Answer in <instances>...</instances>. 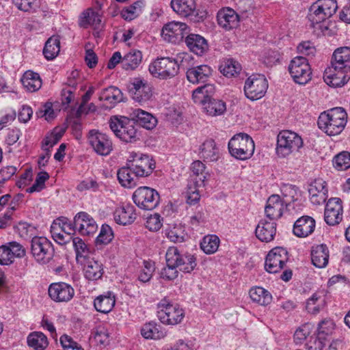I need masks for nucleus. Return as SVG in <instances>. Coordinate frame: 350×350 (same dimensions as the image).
<instances>
[{
	"label": "nucleus",
	"mask_w": 350,
	"mask_h": 350,
	"mask_svg": "<svg viewBox=\"0 0 350 350\" xmlns=\"http://www.w3.org/2000/svg\"><path fill=\"white\" fill-rule=\"evenodd\" d=\"M100 22L101 18L99 14L93 9L90 8L81 14L79 20V25L83 28H87L90 25L96 27L100 25Z\"/></svg>",
	"instance_id": "obj_44"
},
{
	"label": "nucleus",
	"mask_w": 350,
	"mask_h": 350,
	"mask_svg": "<svg viewBox=\"0 0 350 350\" xmlns=\"http://www.w3.org/2000/svg\"><path fill=\"white\" fill-rule=\"evenodd\" d=\"M109 127L117 137L126 143H134L139 139L141 133L139 125L126 117L111 118Z\"/></svg>",
	"instance_id": "obj_5"
},
{
	"label": "nucleus",
	"mask_w": 350,
	"mask_h": 350,
	"mask_svg": "<svg viewBox=\"0 0 350 350\" xmlns=\"http://www.w3.org/2000/svg\"><path fill=\"white\" fill-rule=\"evenodd\" d=\"M308 192L310 202L319 205L324 203L327 198V183L322 178L315 179L309 186Z\"/></svg>",
	"instance_id": "obj_25"
},
{
	"label": "nucleus",
	"mask_w": 350,
	"mask_h": 350,
	"mask_svg": "<svg viewBox=\"0 0 350 350\" xmlns=\"http://www.w3.org/2000/svg\"><path fill=\"white\" fill-rule=\"evenodd\" d=\"M31 252L38 262L44 265L53 258L54 248L46 237H34L31 241Z\"/></svg>",
	"instance_id": "obj_13"
},
{
	"label": "nucleus",
	"mask_w": 350,
	"mask_h": 350,
	"mask_svg": "<svg viewBox=\"0 0 350 350\" xmlns=\"http://www.w3.org/2000/svg\"><path fill=\"white\" fill-rule=\"evenodd\" d=\"M321 297L319 295L318 293H314L306 302V309L308 312L312 313H317L319 312L321 309V306L322 304H319L318 302L323 303L324 301L323 299L321 300Z\"/></svg>",
	"instance_id": "obj_59"
},
{
	"label": "nucleus",
	"mask_w": 350,
	"mask_h": 350,
	"mask_svg": "<svg viewBox=\"0 0 350 350\" xmlns=\"http://www.w3.org/2000/svg\"><path fill=\"white\" fill-rule=\"evenodd\" d=\"M347 122V114L342 107L332 108L322 112L318 119V126L328 135H336L344 129Z\"/></svg>",
	"instance_id": "obj_2"
},
{
	"label": "nucleus",
	"mask_w": 350,
	"mask_h": 350,
	"mask_svg": "<svg viewBox=\"0 0 350 350\" xmlns=\"http://www.w3.org/2000/svg\"><path fill=\"white\" fill-rule=\"evenodd\" d=\"M228 147L230 155L239 160L250 159L253 155L255 149L252 138L243 133L234 135L230 139Z\"/></svg>",
	"instance_id": "obj_8"
},
{
	"label": "nucleus",
	"mask_w": 350,
	"mask_h": 350,
	"mask_svg": "<svg viewBox=\"0 0 350 350\" xmlns=\"http://www.w3.org/2000/svg\"><path fill=\"white\" fill-rule=\"evenodd\" d=\"M75 227L83 236L94 234L98 229V225L94 219L86 212L83 211L75 216Z\"/></svg>",
	"instance_id": "obj_22"
},
{
	"label": "nucleus",
	"mask_w": 350,
	"mask_h": 350,
	"mask_svg": "<svg viewBox=\"0 0 350 350\" xmlns=\"http://www.w3.org/2000/svg\"><path fill=\"white\" fill-rule=\"evenodd\" d=\"M59 340L64 350H83L80 345L66 334L62 335Z\"/></svg>",
	"instance_id": "obj_62"
},
{
	"label": "nucleus",
	"mask_w": 350,
	"mask_h": 350,
	"mask_svg": "<svg viewBox=\"0 0 350 350\" xmlns=\"http://www.w3.org/2000/svg\"><path fill=\"white\" fill-rule=\"evenodd\" d=\"M188 31L189 27L185 23L172 21L163 26L161 36L169 42H176L182 40Z\"/></svg>",
	"instance_id": "obj_20"
},
{
	"label": "nucleus",
	"mask_w": 350,
	"mask_h": 350,
	"mask_svg": "<svg viewBox=\"0 0 350 350\" xmlns=\"http://www.w3.org/2000/svg\"><path fill=\"white\" fill-rule=\"evenodd\" d=\"M199 155L204 161L211 162L217 161L219 158V150L213 139L206 140L200 146Z\"/></svg>",
	"instance_id": "obj_37"
},
{
	"label": "nucleus",
	"mask_w": 350,
	"mask_h": 350,
	"mask_svg": "<svg viewBox=\"0 0 350 350\" xmlns=\"http://www.w3.org/2000/svg\"><path fill=\"white\" fill-rule=\"evenodd\" d=\"M219 239L215 234L205 236L200 242V248L206 254L215 253L219 245Z\"/></svg>",
	"instance_id": "obj_49"
},
{
	"label": "nucleus",
	"mask_w": 350,
	"mask_h": 350,
	"mask_svg": "<svg viewBox=\"0 0 350 350\" xmlns=\"http://www.w3.org/2000/svg\"><path fill=\"white\" fill-rule=\"evenodd\" d=\"M276 228L275 221L261 219L255 230L256 237L262 242H271L276 234Z\"/></svg>",
	"instance_id": "obj_27"
},
{
	"label": "nucleus",
	"mask_w": 350,
	"mask_h": 350,
	"mask_svg": "<svg viewBox=\"0 0 350 350\" xmlns=\"http://www.w3.org/2000/svg\"><path fill=\"white\" fill-rule=\"evenodd\" d=\"M157 308V317L165 325L179 324L185 317L184 310L178 304L172 303L166 298L160 301Z\"/></svg>",
	"instance_id": "obj_9"
},
{
	"label": "nucleus",
	"mask_w": 350,
	"mask_h": 350,
	"mask_svg": "<svg viewBox=\"0 0 350 350\" xmlns=\"http://www.w3.org/2000/svg\"><path fill=\"white\" fill-rule=\"evenodd\" d=\"M27 340L29 347L34 350H44L49 345L47 337L41 332L30 333Z\"/></svg>",
	"instance_id": "obj_42"
},
{
	"label": "nucleus",
	"mask_w": 350,
	"mask_h": 350,
	"mask_svg": "<svg viewBox=\"0 0 350 350\" xmlns=\"http://www.w3.org/2000/svg\"><path fill=\"white\" fill-rule=\"evenodd\" d=\"M49 176L46 172H39L36 176L35 183L31 187L27 189V192L33 193L36 191H40L44 187V183L48 180Z\"/></svg>",
	"instance_id": "obj_57"
},
{
	"label": "nucleus",
	"mask_w": 350,
	"mask_h": 350,
	"mask_svg": "<svg viewBox=\"0 0 350 350\" xmlns=\"http://www.w3.org/2000/svg\"><path fill=\"white\" fill-rule=\"evenodd\" d=\"M25 254L23 247L17 242H10L0 246V265H9L15 258H21Z\"/></svg>",
	"instance_id": "obj_21"
},
{
	"label": "nucleus",
	"mask_w": 350,
	"mask_h": 350,
	"mask_svg": "<svg viewBox=\"0 0 350 350\" xmlns=\"http://www.w3.org/2000/svg\"><path fill=\"white\" fill-rule=\"evenodd\" d=\"M166 267L161 272V277L165 280H173L178 277V267L176 265L170 263L167 254H165Z\"/></svg>",
	"instance_id": "obj_54"
},
{
	"label": "nucleus",
	"mask_w": 350,
	"mask_h": 350,
	"mask_svg": "<svg viewBox=\"0 0 350 350\" xmlns=\"http://www.w3.org/2000/svg\"><path fill=\"white\" fill-rule=\"evenodd\" d=\"M170 5L172 10L182 16L198 15L195 0H172Z\"/></svg>",
	"instance_id": "obj_30"
},
{
	"label": "nucleus",
	"mask_w": 350,
	"mask_h": 350,
	"mask_svg": "<svg viewBox=\"0 0 350 350\" xmlns=\"http://www.w3.org/2000/svg\"><path fill=\"white\" fill-rule=\"evenodd\" d=\"M185 42L189 49L198 55H202L208 49L206 40L199 34H189Z\"/></svg>",
	"instance_id": "obj_33"
},
{
	"label": "nucleus",
	"mask_w": 350,
	"mask_h": 350,
	"mask_svg": "<svg viewBox=\"0 0 350 350\" xmlns=\"http://www.w3.org/2000/svg\"><path fill=\"white\" fill-rule=\"evenodd\" d=\"M114 220L118 224L126 226L132 224L136 219L135 208L131 204L118 207L114 213Z\"/></svg>",
	"instance_id": "obj_32"
},
{
	"label": "nucleus",
	"mask_w": 350,
	"mask_h": 350,
	"mask_svg": "<svg viewBox=\"0 0 350 350\" xmlns=\"http://www.w3.org/2000/svg\"><path fill=\"white\" fill-rule=\"evenodd\" d=\"M334 165L338 170H345L350 167V153L342 152L334 158Z\"/></svg>",
	"instance_id": "obj_55"
},
{
	"label": "nucleus",
	"mask_w": 350,
	"mask_h": 350,
	"mask_svg": "<svg viewBox=\"0 0 350 350\" xmlns=\"http://www.w3.org/2000/svg\"><path fill=\"white\" fill-rule=\"evenodd\" d=\"M205 165L200 161H193L191 165L192 175L191 176V181L196 187H203L205 185V180L209 176L205 172Z\"/></svg>",
	"instance_id": "obj_35"
},
{
	"label": "nucleus",
	"mask_w": 350,
	"mask_h": 350,
	"mask_svg": "<svg viewBox=\"0 0 350 350\" xmlns=\"http://www.w3.org/2000/svg\"><path fill=\"white\" fill-rule=\"evenodd\" d=\"M288 259V252L281 247L272 249L267 255L265 268L270 273L280 272Z\"/></svg>",
	"instance_id": "obj_17"
},
{
	"label": "nucleus",
	"mask_w": 350,
	"mask_h": 350,
	"mask_svg": "<svg viewBox=\"0 0 350 350\" xmlns=\"http://www.w3.org/2000/svg\"><path fill=\"white\" fill-rule=\"evenodd\" d=\"M133 114L136 122L148 130L154 129L157 124V119L152 114L142 109H135Z\"/></svg>",
	"instance_id": "obj_40"
},
{
	"label": "nucleus",
	"mask_w": 350,
	"mask_h": 350,
	"mask_svg": "<svg viewBox=\"0 0 350 350\" xmlns=\"http://www.w3.org/2000/svg\"><path fill=\"white\" fill-rule=\"evenodd\" d=\"M23 87L29 92H35L42 87V79L40 75L31 70L26 71L22 78Z\"/></svg>",
	"instance_id": "obj_38"
},
{
	"label": "nucleus",
	"mask_w": 350,
	"mask_h": 350,
	"mask_svg": "<svg viewBox=\"0 0 350 350\" xmlns=\"http://www.w3.org/2000/svg\"><path fill=\"white\" fill-rule=\"evenodd\" d=\"M144 6L143 1H137L132 5L124 8L120 12L121 16L126 21H132L142 12Z\"/></svg>",
	"instance_id": "obj_47"
},
{
	"label": "nucleus",
	"mask_w": 350,
	"mask_h": 350,
	"mask_svg": "<svg viewBox=\"0 0 350 350\" xmlns=\"http://www.w3.org/2000/svg\"><path fill=\"white\" fill-rule=\"evenodd\" d=\"M72 244L76 253V260L79 263H83L89 258L90 250L88 245L79 237L72 239Z\"/></svg>",
	"instance_id": "obj_46"
},
{
	"label": "nucleus",
	"mask_w": 350,
	"mask_h": 350,
	"mask_svg": "<svg viewBox=\"0 0 350 350\" xmlns=\"http://www.w3.org/2000/svg\"><path fill=\"white\" fill-rule=\"evenodd\" d=\"M132 199L139 208L152 211L159 205L160 196L156 189L144 186L138 187L134 191Z\"/></svg>",
	"instance_id": "obj_11"
},
{
	"label": "nucleus",
	"mask_w": 350,
	"mask_h": 350,
	"mask_svg": "<svg viewBox=\"0 0 350 350\" xmlns=\"http://www.w3.org/2000/svg\"><path fill=\"white\" fill-rule=\"evenodd\" d=\"M117 176L119 183L124 187L131 189L137 185V176H135L129 165L119 169Z\"/></svg>",
	"instance_id": "obj_39"
},
{
	"label": "nucleus",
	"mask_w": 350,
	"mask_h": 350,
	"mask_svg": "<svg viewBox=\"0 0 350 350\" xmlns=\"http://www.w3.org/2000/svg\"><path fill=\"white\" fill-rule=\"evenodd\" d=\"M144 267L140 271L138 279L142 282H147L151 279L152 276L153 272L154 271V267L151 262L148 261H144Z\"/></svg>",
	"instance_id": "obj_60"
},
{
	"label": "nucleus",
	"mask_w": 350,
	"mask_h": 350,
	"mask_svg": "<svg viewBox=\"0 0 350 350\" xmlns=\"http://www.w3.org/2000/svg\"><path fill=\"white\" fill-rule=\"evenodd\" d=\"M60 50V41L57 37L49 38L43 49V54L48 60H52L59 54Z\"/></svg>",
	"instance_id": "obj_45"
},
{
	"label": "nucleus",
	"mask_w": 350,
	"mask_h": 350,
	"mask_svg": "<svg viewBox=\"0 0 350 350\" xmlns=\"http://www.w3.org/2000/svg\"><path fill=\"white\" fill-rule=\"evenodd\" d=\"M127 164L132 168L135 176L150 175L155 168V161L148 155L137 152H130Z\"/></svg>",
	"instance_id": "obj_12"
},
{
	"label": "nucleus",
	"mask_w": 350,
	"mask_h": 350,
	"mask_svg": "<svg viewBox=\"0 0 350 350\" xmlns=\"http://www.w3.org/2000/svg\"><path fill=\"white\" fill-rule=\"evenodd\" d=\"M88 142L94 150L100 155L106 156L112 150V142L109 137L98 130H90Z\"/></svg>",
	"instance_id": "obj_18"
},
{
	"label": "nucleus",
	"mask_w": 350,
	"mask_h": 350,
	"mask_svg": "<svg viewBox=\"0 0 350 350\" xmlns=\"http://www.w3.org/2000/svg\"><path fill=\"white\" fill-rule=\"evenodd\" d=\"M129 92L133 99L138 103L146 102L152 96L151 88L139 78L134 79L129 88Z\"/></svg>",
	"instance_id": "obj_24"
},
{
	"label": "nucleus",
	"mask_w": 350,
	"mask_h": 350,
	"mask_svg": "<svg viewBox=\"0 0 350 350\" xmlns=\"http://www.w3.org/2000/svg\"><path fill=\"white\" fill-rule=\"evenodd\" d=\"M324 81L329 86L344 85L350 79V47L336 49L332 55L331 64L323 75Z\"/></svg>",
	"instance_id": "obj_1"
},
{
	"label": "nucleus",
	"mask_w": 350,
	"mask_h": 350,
	"mask_svg": "<svg viewBox=\"0 0 350 350\" xmlns=\"http://www.w3.org/2000/svg\"><path fill=\"white\" fill-rule=\"evenodd\" d=\"M162 226L160 215L154 214L149 217L146 221V227L151 231H157Z\"/></svg>",
	"instance_id": "obj_64"
},
{
	"label": "nucleus",
	"mask_w": 350,
	"mask_h": 350,
	"mask_svg": "<svg viewBox=\"0 0 350 350\" xmlns=\"http://www.w3.org/2000/svg\"><path fill=\"white\" fill-rule=\"evenodd\" d=\"M214 91L211 84H205L193 90L192 98L196 103L202 104L206 113L211 116L223 115L226 110V103L217 99L211 98L208 94Z\"/></svg>",
	"instance_id": "obj_3"
},
{
	"label": "nucleus",
	"mask_w": 350,
	"mask_h": 350,
	"mask_svg": "<svg viewBox=\"0 0 350 350\" xmlns=\"http://www.w3.org/2000/svg\"><path fill=\"white\" fill-rule=\"evenodd\" d=\"M85 278L90 281L100 279L104 273L103 264L94 258H88L83 263Z\"/></svg>",
	"instance_id": "obj_31"
},
{
	"label": "nucleus",
	"mask_w": 350,
	"mask_h": 350,
	"mask_svg": "<svg viewBox=\"0 0 350 350\" xmlns=\"http://www.w3.org/2000/svg\"><path fill=\"white\" fill-rule=\"evenodd\" d=\"M116 304L115 295L109 291L105 294L98 296L94 301L95 309L101 313H109Z\"/></svg>",
	"instance_id": "obj_36"
},
{
	"label": "nucleus",
	"mask_w": 350,
	"mask_h": 350,
	"mask_svg": "<svg viewBox=\"0 0 350 350\" xmlns=\"http://www.w3.org/2000/svg\"><path fill=\"white\" fill-rule=\"evenodd\" d=\"M219 70L224 76L229 77L239 74L241 70V66L238 62L228 59L220 65Z\"/></svg>",
	"instance_id": "obj_51"
},
{
	"label": "nucleus",
	"mask_w": 350,
	"mask_h": 350,
	"mask_svg": "<svg viewBox=\"0 0 350 350\" xmlns=\"http://www.w3.org/2000/svg\"><path fill=\"white\" fill-rule=\"evenodd\" d=\"M99 99L105 100L109 103H116L122 101V93L121 90L114 86H109L102 90L100 94Z\"/></svg>",
	"instance_id": "obj_48"
},
{
	"label": "nucleus",
	"mask_w": 350,
	"mask_h": 350,
	"mask_svg": "<svg viewBox=\"0 0 350 350\" xmlns=\"http://www.w3.org/2000/svg\"><path fill=\"white\" fill-rule=\"evenodd\" d=\"M142 60V54L141 51L132 50L124 56L121 64L123 69L133 70L139 66Z\"/></svg>",
	"instance_id": "obj_41"
},
{
	"label": "nucleus",
	"mask_w": 350,
	"mask_h": 350,
	"mask_svg": "<svg viewBox=\"0 0 350 350\" xmlns=\"http://www.w3.org/2000/svg\"><path fill=\"white\" fill-rule=\"evenodd\" d=\"M99 188V183L93 179H85L80 182L77 189L79 191H96Z\"/></svg>",
	"instance_id": "obj_63"
},
{
	"label": "nucleus",
	"mask_w": 350,
	"mask_h": 350,
	"mask_svg": "<svg viewBox=\"0 0 350 350\" xmlns=\"http://www.w3.org/2000/svg\"><path fill=\"white\" fill-rule=\"evenodd\" d=\"M335 327V324L331 319H325L321 321L317 327L318 334L323 337L331 334Z\"/></svg>",
	"instance_id": "obj_58"
},
{
	"label": "nucleus",
	"mask_w": 350,
	"mask_h": 350,
	"mask_svg": "<svg viewBox=\"0 0 350 350\" xmlns=\"http://www.w3.org/2000/svg\"><path fill=\"white\" fill-rule=\"evenodd\" d=\"M282 194L283 198L278 195H272L268 198L265 213L266 217L269 220L275 221L282 216L284 209L295 200L296 190L294 187L290 185L282 189Z\"/></svg>",
	"instance_id": "obj_4"
},
{
	"label": "nucleus",
	"mask_w": 350,
	"mask_h": 350,
	"mask_svg": "<svg viewBox=\"0 0 350 350\" xmlns=\"http://www.w3.org/2000/svg\"><path fill=\"white\" fill-rule=\"evenodd\" d=\"M341 202V200L338 198H332L327 201L324 212V219L328 225H336L342 220V206Z\"/></svg>",
	"instance_id": "obj_23"
},
{
	"label": "nucleus",
	"mask_w": 350,
	"mask_h": 350,
	"mask_svg": "<svg viewBox=\"0 0 350 350\" xmlns=\"http://www.w3.org/2000/svg\"><path fill=\"white\" fill-rule=\"evenodd\" d=\"M315 229V220L310 216H302L293 225V233L298 237H306Z\"/></svg>",
	"instance_id": "obj_29"
},
{
	"label": "nucleus",
	"mask_w": 350,
	"mask_h": 350,
	"mask_svg": "<svg viewBox=\"0 0 350 350\" xmlns=\"http://www.w3.org/2000/svg\"><path fill=\"white\" fill-rule=\"evenodd\" d=\"M183 58L182 55H178L176 59L169 57L157 58L149 65V72L153 77L161 80L170 79L178 74V62Z\"/></svg>",
	"instance_id": "obj_7"
},
{
	"label": "nucleus",
	"mask_w": 350,
	"mask_h": 350,
	"mask_svg": "<svg viewBox=\"0 0 350 350\" xmlns=\"http://www.w3.org/2000/svg\"><path fill=\"white\" fill-rule=\"evenodd\" d=\"M167 237L174 243H182L185 240V232L178 226H174L166 230Z\"/></svg>",
	"instance_id": "obj_56"
},
{
	"label": "nucleus",
	"mask_w": 350,
	"mask_h": 350,
	"mask_svg": "<svg viewBox=\"0 0 350 350\" xmlns=\"http://www.w3.org/2000/svg\"><path fill=\"white\" fill-rule=\"evenodd\" d=\"M311 260L316 267H325L329 262V250L326 245L321 244L312 247Z\"/></svg>",
	"instance_id": "obj_34"
},
{
	"label": "nucleus",
	"mask_w": 350,
	"mask_h": 350,
	"mask_svg": "<svg viewBox=\"0 0 350 350\" xmlns=\"http://www.w3.org/2000/svg\"><path fill=\"white\" fill-rule=\"evenodd\" d=\"M268 88V82L263 75H251L245 82L244 92L246 97L251 100L261 98Z\"/></svg>",
	"instance_id": "obj_14"
},
{
	"label": "nucleus",
	"mask_w": 350,
	"mask_h": 350,
	"mask_svg": "<svg viewBox=\"0 0 350 350\" xmlns=\"http://www.w3.org/2000/svg\"><path fill=\"white\" fill-rule=\"evenodd\" d=\"M289 72L295 83L305 85L311 79V68L306 58L298 56L288 66Z\"/></svg>",
	"instance_id": "obj_15"
},
{
	"label": "nucleus",
	"mask_w": 350,
	"mask_h": 350,
	"mask_svg": "<svg viewBox=\"0 0 350 350\" xmlns=\"http://www.w3.org/2000/svg\"><path fill=\"white\" fill-rule=\"evenodd\" d=\"M113 237L111 227L108 224H103L99 234L96 237V243L97 245H107L113 240Z\"/></svg>",
	"instance_id": "obj_52"
},
{
	"label": "nucleus",
	"mask_w": 350,
	"mask_h": 350,
	"mask_svg": "<svg viewBox=\"0 0 350 350\" xmlns=\"http://www.w3.org/2000/svg\"><path fill=\"white\" fill-rule=\"evenodd\" d=\"M313 329V325L310 323H306L300 326L294 334V340L296 344L303 343L310 335Z\"/></svg>",
	"instance_id": "obj_53"
},
{
	"label": "nucleus",
	"mask_w": 350,
	"mask_h": 350,
	"mask_svg": "<svg viewBox=\"0 0 350 350\" xmlns=\"http://www.w3.org/2000/svg\"><path fill=\"white\" fill-rule=\"evenodd\" d=\"M250 297L254 302L261 306H267L272 301V295L262 287L256 286L252 288L250 291Z\"/></svg>",
	"instance_id": "obj_43"
},
{
	"label": "nucleus",
	"mask_w": 350,
	"mask_h": 350,
	"mask_svg": "<svg viewBox=\"0 0 350 350\" xmlns=\"http://www.w3.org/2000/svg\"><path fill=\"white\" fill-rule=\"evenodd\" d=\"M303 145L301 137L295 132L282 131L278 135L276 152L279 157H286Z\"/></svg>",
	"instance_id": "obj_10"
},
{
	"label": "nucleus",
	"mask_w": 350,
	"mask_h": 350,
	"mask_svg": "<svg viewBox=\"0 0 350 350\" xmlns=\"http://www.w3.org/2000/svg\"><path fill=\"white\" fill-rule=\"evenodd\" d=\"M212 74L211 68L206 64L193 66L187 70V80L193 84L206 83Z\"/></svg>",
	"instance_id": "obj_28"
},
{
	"label": "nucleus",
	"mask_w": 350,
	"mask_h": 350,
	"mask_svg": "<svg viewBox=\"0 0 350 350\" xmlns=\"http://www.w3.org/2000/svg\"><path fill=\"white\" fill-rule=\"evenodd\" d=\"M159 329L160 325L154 322H150L142 327L141 334L146 339H160L164 336V334Z\"/></svg>",
	"instance_id": "obj_50"
},
{
	"label": "nucleus",
	"mask_w": 350,
	"mask_h": 350,
	"mask_svg": "<svg viewBox=\"0 0 350 350\" xmlns=\"http://www.w3.org/2000/svg\"><path fill=\"white\" fill-rule=\"evenodd\" d=\"M217 21L219 27L228 31L238 26L239 16L233 9L224 8L218 11Z\"/></svg>",
	"instance_id": "obj_26"
},
{
	"label": "nucleus",
	"mask_w": 350,
	"mask_h": 350,
	"mask_svg": "<svg viewBox=\"0 0 350 350\" xmlns=\"http://www.w3.org/2000/svg\"><path fill=\"white\" fill-rule=\"evenodd\" d=\"M338 9L336 0H317L309 9L308 18L310 26L316 29H322V22L330 18Z\"/></svg>",
	"instance_id": "obj_6"
},
{
	"label": "nucleus",
	"mask_w": 350,
	"mask_h": 350,
	"mask_svg": "<svg viewBox=\"0 0 350 350\" xmlns=\"http://www.w3.org/2000/svg\"><path fill=\"white\" fill-rule=\"evenodd\" d=\"M49 295L55 302H68L75 295L73 287L66 282H54L49 285Z\"/></svg>",
	"instance_id": "obj_19"
},
{
	"label": "nucleus",
	"mask_w": 350,
	"mask_h": 350,
	"mask_svg": "<svg viewBox=\"0 0 350 350\" xmlns=\"http://www.w3.org/2000/svg\"><path fill=\"white\" fill-rule=\"evenodd\" d=\"M62 135V132H53L51 135L46 136L42 141L43 150L44 151H51L50 149L59 141Z\"/></svg>",
	"instance_id": "obj_61"
},
{
	"label": "nucleus",
	"mask_w": 350,
	"mask_h": 350,
	"mask_svg": "<svg viewBox=\"0 0 350 350\" xmlns=\"http://www.w3.org/2000/svg\"><path fill=\"white\" fill-rule=\"evenodd\" d=\"M166 253L168 255L170 263L176 265L181 271L190 273L197 265L196 259L193 255L188 252H180L176 247H170Z\"/></svg>",
	"instance_id": "obj_16"
}]
</instances>
